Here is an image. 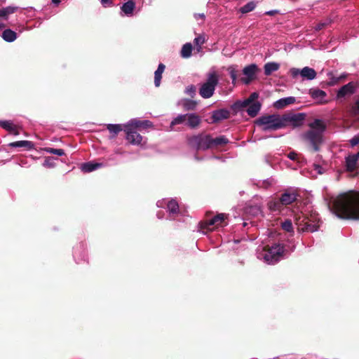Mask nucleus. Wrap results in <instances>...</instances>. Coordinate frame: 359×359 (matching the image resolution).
I'll return each instance as SVG.
<instances>
[{"label": "nucleus", "instance_id": "53", "mask_svg": "<svg viewBox=\"0 0 359 359\" xmlns=\"http://www.w3.org/2000/svg\"><path fill=\"white\" fill-rule=\"evenodd\" d=\"M346 76V75L345 74H341L340 76L337 77V78H333V81H332V83H337V81H339V80L342 79H344L345 77Z\"/></svg>", "mask_w": 359, "mask_h": 359}, {"label": "nucleus", "instance_id": "1", "mask_svg": "<svg viewBox=\"0 0 359 359\" xmlns=\"http://www.w3.org/2000/svg\"><path fill=\"white\" fill-rule=\"evenodd\" d=\"M330 211L344 219L359 220V193H342L328 203Z\"/></svg>", "mask_w": 359, "mask_h": 359}, {"label": "nucleus", "instance_id": "33", "mask_svg": "<svg viewBox=\"0 0 359 359\" xmlns=\"http://www.w3.org/2000/svg\"><path fill=\"white\" fill-rule=\"evenodd\" d=\"M192 50H193V47H192L191 43H185L184 45H183V46L181 49V52H180L181 57L183 58L190 57L191 56Z\"/></svg>", "mask_w": 359, "mask_h": 359}, {"label": "nucleus", "instance_id": "11", "mask_svg": "<svg viewBox=\"0 0 359 359\" xmlns=\"http://www.w3.org/2000/svg\"><path fill=\"white\" fill-rule=\"evenodd\" d=\"M257 71V66L255 64H251L245 67L243 69V74L245 77L241 79L243 83L249 84L255 78Z\"/></svg>", "mask_w": 359, "mask_h": 359}, {"label": "nucleus", "instance_id": "40", "mask_svg": "<svg viewBox=\"0 0 359 359\" xmlns=\"http://www.w3.org/2000/svg\"><path fill=\"white\" fill-rule=\"evenodd\" d=\"M319 226L318 224L314 223H310L309 221L305 222V226L302 229L303 231H307L310 232H315L318 230Z\"/></svg>", "mask_w": 359, "mask_h": 359}, {"label": "nucleus", "instance_id": "26", "mask_svg": "<svg viewBox=\"0 0 359 359\" xmlns=\"http://www.w3.org/2000/svg\"><path fill=\"white\" fill-rule=\"evenodd\" d=\"M165 69V66L163 63H160L157 69L154 72V85L159 87L162 79V74Z\"/></svg>", "mask_w": 359, "mask_h": 359}, {"label": "nucleus", "instance_id": "20", "mask_svg": "<svg viewBox=\"0 0 359 359\" xmlns=\"http://www.w3.org/2000/svg\"><path fill=\"white\" fill-rule=\"evenodd\" d=\"M0 127L13 135L17 136L20 134L17 126L11 121H0Z\"/></svg>", "mask_w": 359, "mask_h": 359}, {"label": "nucleus", "instance_id": "56", "mask_svg": "<svg viewBox=\"0 0 359 359\" xmlns=\"http://www.w3.org/2000/svg\"><path fill=\"white\" fill-rule=\"evenodd\" d=\"M355 111L359 113V96L357 100L355 101Z\"/></svg>", "mask_w": 359, "mask_h": 359}, {"label": "nucleus", "instance_id": "25", "mask_svg": "<svg viewBox=\"0 0 359 359\" xmlns=\"http://www.w3.org/2000/svg\"><path fill=\"white\" fill-rule=\"evenodd\" d=\"M280 68V64L276 62H269L264 65V71L266 76H270L273 72H276Z\"/></svg>", "mask_w": 359, "mask_h": 359}, {"label": "nucleus", "instance_id": "38", "mask_svg": "<svg viewBox=\"0 0 359 359\" xmlns=\"http://www.w3.org/2000/svg\"><path fill=\"white\" fill-rule=\"evenodd\" d=\"M250 104L251 103L248 99L245 100H238L233 104L232 108L234 109H241L246 107H249Z\"/></svg>", "mask_w": 359, "mask_h": 359}, {"label": "nucleus", "instance_id": "19", "mask_svg": "<svg viewBox=\"0 0 359 359\" xmlns=\"http://www.w3.org/2000/svg\"><path fill=\"white\" fill-rule=\"evenodd\" d=\"M359 161V151L353 155H349L346 158V167L348 171H353L357 166L358 161Z\"/></svg>", "mask_w": 359, "mask_h": 359}, {"label": "nucleus", "instance_id": "17", "mask_svg": "<svg viewBox=\"0 0 359 359\" xmlns=\"http://www.w3.org/2000/svg\"><path fill=\"white\" fill-rule=\"evenodd\" d=\"M229 111L226 109L214 111L212 115V122L217 123L222 120L227 119L229 117Z\"/></svg>", "mask_w": 359, "mask_h": 359}, {"label": "nucleus", "instance_id": "13", "mask_svg": "<svg viewBox=\"0 0 359 359\" xmlns=\"http://www.w3.org/2000/svg\"><path fill=\"white\" fill-rule=\"evenodd\" d=\"M355 91V85L353 82L348 83L341 87L337 91V97L338 99L344 98L346 96L353 95Z\"/></svg>", "mask_w": 359, "mask_h": 359}, {"label": "nucleus", "instance_id": "7", "mask_svg": "<svg viewBox=\"0 0 359 359\" xmlns=\"http://www.w3.org/2000/svg\"><path fill=\"white\" fill-rule=\"evenodd\" d=\"M306 115L304 113H285L282 115L284 128L292 126L293 128H298L303 125Z\"/></svg>", "mask_w": 359, "mask_h": 359}, {"label": "nucleus", "instance_id": "8", "mask_svg": "<svg viewBox=\"0 0 359 359\" xmlns=\"http://www.w3.org/2000/svg\"><path fill=\"white\" fill-rule=\"evenodd\" d=\"M290 73L293 79L300 76L303 80L311 81L316 77V72L309 67H305L301 69L292 67L290 69Z\"/></svg>", "mask_w": 359, "mask_h": 359}, {"label": "nucleus", "instance_id": "15", "mask_svg": "<svg viewBox=\"0 0 359 359\" xmlns=\"http://www.w3.org/2000/svg\"><path fill=\"white\" fill-rule=\"evenodd\" d=\"M135 9V3L133 0H128L124 3L121 7V15L131 17Z\"/></svg>", "mask_w": 359, "mask_h": 359}, {"label": "nucleus", "instance_id": "54", "mask_svg": "<svg viewBox=\"0 0 359 359\" xmlns=\"http://www.w3.org/2000/svg\"><path fill=\"white\" fill-rule=\"evenodd\" d=\"M194 17H195L196 20H198L199 18L204 19L205 15H204V13H196V14H194Z\"/></svg>", "mask_w": 359, "mask_h": 359}, {"label": "nucleus", "instance_id": "9", "mask_svg": "<svg viewBox=\"0 0 359 359\" xmlns=\"http://www.w3.org/2000/svg\"><path fill=\"white\" fill-rule=\"evenodd\" d=\"M156 205L159 208H164L166 205L170 219H173L179 212V205L175 199L158 201L156 203Z\"/></svg>", "mask_w": 359, "mask_h": 359}, {"label": "nucleus", "instance_id": "64", "mask_svg": "<svg viewBox=\"0 0 359 359\" xmlns=\"http://www.w3.org/2000/svg\"><path fill=\"white\" fill-rule=\"evenodd\" d=\"M246 224H246L245 222H244V223H243V226H246Z\"/></svg>", "mask_w": 359, "mask_h": 359}, {"label": "nucleus", "instance_id": "5", "mask_svg": "<svg viewBox=\"0 0 359 359\" xmlns=\"http://www.w3.org/2000/svg\"><path fill=\"white\" fill-rule=\"evenodd\" d=\"M256 123L262 127L264 131L277 130L284 128L282 115L273 114L260 116Z\"/></svg>", "mask_w": 359, "mask_h": 359}, {"label": "nucleus", "instance_id": "10", "mask_svg": "<svg viewBox=\"0 0 359 359\" xmlns=\"http://www.w3.org/2000/svg\"><path fill=\"white\" fill-rule=\"evenodd\" d=\"M226 217V215L224 213L217 214L210 219L201 222V229L212 230L213 229L212 226L222 225Z\"/></svg>", "mask_w": 359, "mask_h": 359}, {"label": "nucleus", "instance_id": "59", "mask_svg": "<svg viewBox=\"0 0 359 359\" xmlns=\"http://www.w3.org/2000/svg\"><path fill=\"white\" fill-rule=\"evenodd\" d=\"M316 170L318 171V173L321 174L322 172H321V167L319 166V165H317L316 168Z\"/></svg>", "mask_w": 359, "mask_h": 359}, {"label": "nucleus", "instance_id": "12", "mask_svg": "<svg viewBox=\"0 0 359 359\" xmlns=\"http://www.w3.org/2000/svg\"><path fill=\"white\" fill-rule=\"evenodd\" d=\"M124 131L126 134V140L133 145H139L141 144L142 140V135L137 133V130H133V128H124Z\"/></svg>", "mask_w": 359, "mask_h": 359}, {"label": "nucleus", "instance_id": "60", "mask_svg": "<svg viewBox=\"0 0 359 359\" xmlns=\"http://www.w3.org/2000/svg\"><path fill=\"white\" fill-rule=\"evenodd\" d=\"M4 27H5L4 24H3V23L0 24V29L4 28Z\"/></svg>", "mask_w": 359, "mask_h": 359}, {"label": "nucleus", "instance_id": "23", "mask_svg": "<svg viewBox=\"0 0 359 359\" xmlns=\"http://www.w3.org/2000/svg\"><path fill=\"white\" fill-rule=\"evenodd\" d=\"M103 166L101 163H95L93 161L87 162L81 165V170L84 172H90L97 170Z\"/></svg>", "mask_w": 359, "mask_h": 359}, {"label": "nucleus", "instance_id": "4", "mask_svg": "<svg viewBox=\"0 0 359 359\" xmlns=\"http://www.w3.org/2000/svg\"><path fill=\"white\" fill-rule=\"evenodd\" d=\"M284 253V246L281 244H274L271 247L257 252V257L264 260L268 264H274L280 260Z\"/></svg>", "mask_w": 359, "mask_h": 359}, {"label": "nucleus", "instance_id": "42", "mask_svg": "<svg viewBox=\"0 0 359 359\" xmlns=\"http://www.w3.org/2000/svg\"><path fill=\"white\" fill-rule=\"evenodd\" d=\"M228 72L232 80V83L235 84L237 80V71L235 66H230L228 67Z\"/></svg>", "mask_w": 359, "mask_h": 359}, {"label": "nucleus", "instance_id": "28", "mask_svg": "<svg viewBox=\"0 0 359 359\" xmlns=\"http://www.w3.org/2000/svg\"><path fill=\"white\" fill-rule=\"evenodd\" d=\"M19 9V7L15 6H9L0 9V18L7 20L8 15L14 13Z\"/></svg>", "mask_w": 359, "mask_h": 359}, {"label": "nucleus", "instance_id": "43", "mask_svg": "<svg viewBox=\"0 0 359 359\" xmlns=\"http://www.w3.org/2000/svg\"><path fill=\"white\" fill-rule=\"evenodd\" d=\"M283 229L287 232L293 231L292 223L290 219H286L281 224Z\"/></svg>", "mask_w": 359, "mask_h": 359}, {"label": "nucleus", "instance_id": "46", "mask_svg": "<svg viewBox=\"0 0 359 359\" xmlns=\"http://www.w3.org/2000/svg\"><path fill=\"white\" fill-rule=\"evenodd\" d=\"M330 23H331V20L329 19H327V20H324L323 22H320L316 25V26L315 27V30L316 31L321 30L322 29H323L324 27H325Z\"/></svg>", "mask_w": 359, "mask_h": 359}, {"label": "nucleus", "instance_id": "31", "mask_svg": "<svg viewBox=\"0 0 359 359\" xmlns=\"http://www.w3.org/2000/svg\"><path fill=\"white\" fill-rule=\"evenodd\" d=\"M283 203L279 200H271L268 203V208L271 212H280L283 208Z\"/></svg>", "mask_w": 359, "mask_h": 359}, {"label": "nucleus", "instance_id": "35", "mask_svg": "<svg viewBox=\"0 0 359 359\" xmlns=\"http://www.w3.org/2000/svg\"><path fill=\"white\" fill-rule=\"evenodd\" d=\"M212 147L218 145H224L229 142V140L224 135H220L215 138L211 137Z\"/></svg>", "mask_w": 359, "mask_h": 359}, {"label": "nucleus", "instance_id": "3", "mask_svg": "<svg viewBox=\"0 0 359 359\" xmlns=\"http://www.w3.org/2000/svg\"><path fill=\"white\" fill-rule=\"evenodd\" d=\"M219 76L215 69H211L206 74L205 81L199 88V95L204 99L210 98L215 93L219 84Z\"/></svg>", "mask_w": 359, "mask_h": 359}, {"label": "nucleus", "instance_id": "61", "mask_svg": "<svg viewBox=\"0 0 359 359\" xmlns=\"http://www.w3.org/2000/svg\"><path fill=\"white\" fill-rule=\"evenodd\" d=\"M212 158H216V159H219V157H217V156H213Z\"/></svg>", "mask_w": 359, "mask_h": 359}, {"label": "nucleus", "instance_id": "39", "mask_svg": "<svg viewBox=\"0 0 359 359\" xmlns=\"http://www.w3.org/2000/svg\"><path fill=\"white\" fill-rule=\"evenodd\" d=\"M256 7V3L253 1L248 2L240 8L242 13H248L252 11Z\"/></svg>", "mask_w": 359, "mask_h": 359}, {"label": "nucleus", "instance_id": "18", "mask_svg": "<svg viewBox=\"0 0 359 359\" xmlns=\"http://www.w3.org/2000/svg\"><path fill=\"white\" fill-rule=\"evenodd\" d=\"M8 147L12 148H25L26 150H31L34 149V144L28 140H20L16 142H11L8 144Z\"/></svg>", "mask_w": 359, "mask_h": 359}, {"label": "nucleus", "instance_id": "37", "mask_svg": "<svg viewBox=\"0 0 359 359\" xmlns=\"http://www.w3.org/2000/svg\"><path fill=\"white\" fill-rule=\"evenodd\" d=\"M197 102L195 100L186 99L182 102V106L186 110H194L196 107Z\"/></svg>", "mask_w": 359, "mask_h": 359}, {"label": "nucleus", "instance_id": "36", "mask_svg": "<svg viewBox=\"0 0 359 359\" xmlns=\"http://www.w3.org/2000/svg\"><path fill=\"white\" fill-rule=\"evenodd\" d=\"M107 130L114 135L113 137H115L119 132L121 130H124L121 124H107Z\"/></svg>", "mask_w": 359, "mask_h": 359}, {"label": "nucleus", "instance_id": "55", "mask_svg": "<svg viewBox=\"0 0 359 359\" xmlns=\"http://www.w3.org/2000/svg\"><path fill=\"white\" fill-rule=\"evenodd\" d=\"M278 13V11H276V10H271V11H267L266 13V14L269 15H274L275 13Z\"/></svg>", "mask_w": 359, "mask_h": 359}, {"label": "nucleus", "instance_id": "2", "mask_svg": "<svg viewBox=\"0 0 359 359\" xmlns=\"http://www.w3.org/2000/svg\"><path fill=\"white\" fill-rule=\"evenodd\" d=\"M309 127L310 129L302 135V138L311 146L313 151H318L323 142V133L326 126L322 120L316 118L309 124Z\"/></svg>", "mask_w": 359, "mask_h": 359}, {"label": "nucleus", "instance_id": "62", "mask_svg": "<svg viewBox=\"0 0 359 359\" xmlns=\"http://www.w3.org/2000/svg\"><path fill=\"white\" fill-rule=\"evenodd\" d=\"M0 1H1L2 3H4L6 1V0H0Z\"/></svg>", "mask_w": 359, "mask_h": 359}, {"label": "nucleus", "instance_id": "58", "mask_svg": "<svg viewBox=\"0 0 359 359\" xmlns=\"http://www.w3.org/2000/svg\"><path fill=\"white\" fill-rule=\"evenodd\" d=\"M52 3L55 6H58L60 3V0H52Z\"/></svg>", "mask_w": 359, "mask_h": 359}, {"label": "nucleus", "instance_id": "48", "mask_svg": "<svg viewBox=\"0 0 359 359\" xmlns=\"http://www.w3.org/2000/svg\"><path fill=\"white\" fill-rule=\"evenodd\" d=\"M350 144L352 147H355L359 144V135L357 134L355 136H353L350 140H349Z\"/></svg>", "mask_w": 359, "mask_h": 359}, {"label": "nucleus", "instance_id": "49", "mask_svg": "<svg viewBox=\"0 0 359 359\" xmlns=\"http://www.w3.org/2000/svg\"><path fill=\"white\" fill-rule=\"evenodd\" d=\"M258 97H259V94L256 92H254L250 94V95L249 96V97L248 99L249 100L250 103H253V102H255V100L256 99H257Z\"/></svg>", "mask_w": 359, "mask_h": 359}, {"label": "nucleus", "instance_id": "30", "mask_svg": "<svg viewBox=\"0 0 359 359\" xmlns=\"http://www.w3.org/2000/svg\"><path fill=\"white\" fill-rule=\"evenodd\" d=\"M187 114H179L177 117L173 118L170 125L169 130H174L175 126L180 124H185L187 121Z\"/></svg>", "mask_w": 359, "mask_h": 359}, {"label": "nucleus", "instance_id": "41", "mask_svg": "<svg viewBox=\"0 0 359 359\" xmlns=\"http://www.w3.org/2000/svg\"><path fill=\"white\" fill-rule=\"evenodd\" d=\"M205 37L200 35L194 39V43L197 46L196 49L199 52L201 50V46L205 43Z\"/></svg>", "mask_w": 359, "mask_h": 359}, {"label": "nucleus", "instance_id": "24", "mask_svg": "<svg viewBox=\"0 0 359 359\" xmlns=\"http://www.w3.org/2000/svg\"><path fill=\"white\" fill-rule=\"evenodd\" d=\"M187 118L186 121V126L191 128H196L201 123V118L199 116L196 114H187Z\"/></svg>", "mask_w": 359, "mask_h": 359}, {"label": "nucleus", "instance_id": "27", "mask_svg": "<svg viewBox=\"0 0 359 359\" xmlns=\"http://www.w3.org/2000/svg\"><path fill=\"white\" fill-rule=\"evenodd\" d=\"M262 104L259 102L251 103L247 109V113L250 117H255L261 109Z\"/></svg>", "mask_w": 359, "mask_h": 359}, {"label": "nucleus", "instance_id": "6", "mask_svg": "<svg viewBox=\"0 0 359 359\" xmlns=\"http://www.w3.org/2000/svg\"><path fill=\"white\" fill-rule=\"evenodd\" d=\"M189 143L196 150H206L212 147L211 136L205 134H200L190 137Z\"/></svg>", "mask_w": 359, "mask_h": 359}, {"label": "nucleus", "instance_id": "51", "mask_svg": "<svg viewBox=\"0 0 359 359\" xmlns=\"http://www.w3.org/2000/svg\"><path fill=\"white\" fill-rule=\"evenodd\" d=\"M102 4L104 6H111L113 4L112 0H101Z\"/></svg>", "mask_w": 359, "mask_h": 359}, {"label": "nucleus", "instance_id": "34", "mask_svg": "<svg viewBox=\"0 0 359 359\" xmlns=\"http://www.w3.org/2000/svg\"><path fill=\"white\" fill-rule=\"evenodd\" d=\"M142 121H140L137 118H133L124 125V128H133V130H137V128H142Z\"/></svg>", "mask_w": 359, "mask_h": 359}, {"label": "nucleus", "instance_id": "47", "mask_svg": "<svg viewBox=\"0 0 359 359\" xmlns=\"http://www.w3.org/2000/svg\"><path fill=\"white\" fill-rule=\"evenodd\" d=\"M185 93L193 97L196 94L195 86L193 85L189 86L188 87L186 88Z\"/></svg>", "mask_w": 359, "mask_h": 359}, {"label": "nucleus", "instance_id": "22", "mask_svg": "<svg viewBox=\"0 0 359 359\" xmlns=\"http://www.w3.org/2000/svg\"><path fill=\"white\" fill-rule=\"evenodd\" d=\"M295 100V97L292 96L280 98L273 103V107L276 109H282L287 105L294 103Z\"/></svg>", "mask_w": 359, "mask_h": 359}, {"label": "nucleus", "instance_id": "45", "mask_svg": "<svg viewBox=\"0 0 359 359\" xmlns=\"http://www.w3.org/2000/svg\"><path fill=\"white\" fill-rule=\"evenodd\" d=\"M43 166L48 168H54L55 166L54 158L50 156L47 157L43 163Z\"/></svg>", "mask_w": 359, "mask_h": 359}, {"label": "nucleus", "instance_id": "44", "mask_svg": "<svg viewBox=\"0 0 359 359\" xmlns=\"http://www.w3.org/2000/svg\"><path fill=\"white\" fill-rule=\"evenodd\" d=\"M46 151L49 154H55L59 156L65 155V151L62 149L47 148Z\"/></svg>", "mask_w": 359, "mask_h": 359}, {"label": "nucleus", "instance_id": "57", "mask_svg": "<svg viewBox=\"0 0 359 359\" xmlns=\"http://www.w3.org/2000/svg\"><path fill=\"white\" fill-rule=\"evenodd\" d=\"M267 184L269 185H271L273 184V183H275L274 182V180L273 179H269L267 181H266Z\"/></svg>", "mask_w": 359, "mask_h": 359}, {"label": "nucleus", "instance_id": "32", "mask_svg": "<svg viewBox=\"0 0 359 359\" xmlns=\"http://www.w3.org/2000/svg\"><path fill=\"white\" fill-rule=\"evenodd\" d=\"M245 212L252 217H255L261 214V208L259 205H248L245 208Z\"/></svg>", "mask_w": 359, "mask_h": 359}, {"label": "nucleus", "instance_id": "63", "mask_svg": "<svg viewBox=\"0 0 359 359\" xmlns=\"http://www.w3.org/2000/svg\"><path fill=\"white\" fill-rule=\"evenodd\" d=\"M157 215H158V219L161 218V217H160L158 214Z\"/></svg>", "mask_w": 359, "mask_h": 359}, {"label": "nucleus", "instance_id": "50", "mask_svg": "<svg viewBox=\"0 0 359 359\" xmlns=\"http://www.w3.org/2000/svg\"><path fill=\"white\" fill-rule=\"evenodd\" d=\"M142 128H150L153 126L152 123L150 121L144 120L142 121Z\"/></svg>", "mask_w": 359, "mask_h": 359}, {"label": "nucleus", "instance_id": "14", "mask_svg": "<svg viewBox=\"0 0 359 359\" xmlns=\"http://www.w3.org/2000/svg\"><path fill=\"white\" fill-rule=\"evenodd\" d=\"M73 256L77 263L87 260V253L83 243H80L79 246L74 248Z\"/></svg>", "mask_w": 359, "mask_h": 359}, {"label": "nucleus", "instance_id": "52", "mask_svg": "<svg viewBox=\"0 0 359 359\" xmlns=\"http://www.w3.org/2000/svg\"><path fill=\"white\" fill-rule=\"evenodd\" d=\"M297 154L294 151H291L288 154H287V157L290 159V160H295L296 158H297Z\"/></svg>", "mask_w": 359, "mask_h": 359}, {"label": "nucleus", "instance_id": "21", "mask_svg": "<svg viewBox=\"0 0 359 359\" xmlns=\"http://www.w3.org/2000/svg\"><path fill=\"white\" fill-rule=\"evenodd\" d=\"M297 196L294 191H286L281 195L280 199L283 205H287L294 202L297 200Z\"/></svg>", "mask_w": 359, "mask_h": 359}, {"label": "nucleus", "instance_id": "29", "mask_svg": "<svg viewBox=\"0 0 359 359\" xmlns=\"http://www.w3.org/2000/svg\"><path fill=\"white\" fill-rule=\"evenodd\" d=\"M1 37L6 42L11 43L17 39V34L11 29H6L2 32Z\"/></svg>", "mask_w": 359, "mask_h": 359}, {"label": "nucleus", "instance_id": "16", "mask_svg": "<svg viewBox=\"0 0 359 359\" xmlns=\"http://www.w3.org/2000/svg\"><path fill=\"white\" fill-rule=\"evenodd\" d=\"M309 95L311 97L320 103L326 102L325 97L327 96L326 93L318 88H311L309 90Z\"/></svg>", "mask_w": 359, "mask_h": 359}]
</instances>
